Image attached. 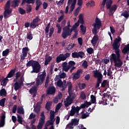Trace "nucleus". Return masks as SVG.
Returning <instances> with one entry per match:
<instances>
[{"mask_svg":"<svg viewBox=\"0 0 129 129\" xmlns=\"http://www.w3.org/2000/svg\"><path fill=\"white\" fill-rule=\"evenodd\" d=\"M113 49L115 50V53H113L110 55V60L111 63L114 62V66L117 68H121L123 64L122 61L120 59V54L119 46H118V44L113 43L112 44Z\"/></svg>","mask_w":129,"mask_h":129,"instance_id":"1","label":"nucleus"},{"mask_svg":"<svg viewBox=\"0 0 129 129\" xmlns=\"http://www.w3.org/2000/svg\"><path fill=\"white\" fill-rule=\"evenodd\" d=\"M102 26L101 21L97 17L96 18L95 23L92 24L93 28L92 29V33L94 35L91 41V43L92 44L93 46H95L98 40V30H99L101 28Z\"/></svg>","mask_w":129,"mask_h":129,"instance_id":"2","label":"nucleus"},{"mask_svg":"<svg viewBox=\"0 0 129 129\" xmlns=\"http://www.w3.org/2000/svg\"><path fill=\"white\" fill-rule=\"evenodd\" d=\"M46 77V72H45V70L43 72V74L40 75L39 76H38V78L36 79V85L32 87L30 90H29V93L30 94H33V93H37V88L38 86H39V85H42L43 84V83L44 82V80H45V78Z\"/></svg>","mask_w":129,"mask_h":129,"instance_id":"3","label":"nucleus"},{"mask_svg":"<svg viewBox=\"0 0 129 129\" xmlns=\"http://www.w3.org/2000/svg\"><path fill=\"white\" fill-rule=\"evenodd\" d=\"M26 66H31L32 67V71H31V73H39V72H40L41 66L37 61L34 60H29L26 63Z\"/></svg>","mask_w":129,"mask_h":129,"instance_id":"4","label":"nucleus"},{"mask_svg":"<svg viewBox=\"0 0 129 129\" xmlns=\"http://www.w3.org/2000/svg\"><path fill=\"white\" fill-rule=\"evenodd\" d=\"M68 25L65 26L62 29V33L61 34V36L63 39L67 38L68 36H71L72 32L74 30L72 28L70 29L71 25H70V21H68L67 22Z\"/></svg>","mask_w":129,"mask_h":129,"instance_id":"5","label":"nucleus"},{"mask_svg":"<svg viewBox=\"0 0 129 129\" xmlns=\"http://www.w3.org/2000/svg\"><path fill=\"white\" fill-rule=\"evenodd\" d=\"M76 63H75V61L73 60H70L68 63L67 61H64L62 64V71H64V72H68L69 71V70L71 69L72 67H74L75 66V64Z\"/></svg>","mask_w":129,"mask_h":129,"instance_id":"6","label":"nucleus"},{"mask_svg":"<svg viewBox=\"0 0 129 129\" xmlns=\"http://www.w3.org/2000/svg\"><path fill=\"white\" fill-rule=\"evenodd\" d=\"M71 55V53L69 52H67L64 54H60L58 56H57L56 58V63H59L60 62H61V61L66 60L67 58L70 57Z\"/></svg>","mask_w":129,"mask_h":129,"instance_id":"7","label":"nucleus"},{"mask_svg":"<svg viewBox=\"0 0 129 129\" xmlns=\"http://www.w3.org/2000/svg\"><path fill=\"white\" fill-rule=\"evenodd\" d=\"M16 82L14 84L13 87H14V90L17 91L20 88H21L22 86H24V78L22 77L20 78L19 80L16 81Z\"/></svg>","mask_w":129,"mask_h":129,"instance_id":"8","label":"nucleus"},{"mask_svg":"<svg viewBox=\"0 0 129 129\" xmlns=\"http://www.w3.org/2000/svg\"><path fill=\"white\" fill-rule=\"evenodd\" d=\"M40 119L37 125V129H42L44 124H45V114L44 111H42L40 114Z\"/></svg>","mask_w":129,"mask_h":129,"instance_id":"9","label":"nucleus"},{"mask_svg":"<svg viewBox=\"0 0 129 129\" xmlns=\"http://www.w3.org/2000/svg\"><path fill=\"white\" fill-rule=\"evenodd\" d=\"M41 21L40 19V16H36V17L34 19L31 23H30V28L35 29L37 26H39L38 22Z\"/></svg>","mask_w":129,"mask_h":129,"instance_id":"10","label":"nucleus"},{"mask_svg":"<svg viewBox=\"0 0 129 129\" xmlns=\"http://www.w3.org/2000/svg\"><path fill=\"white\" fill-rule=\"evenodd\" d=\"M76 114V117H78L79 116V110L76 109V107L75 106L73 105L72 106L71 110L70 111V116H74Z\"/></svg>","mask_w":129,"mask_h":129,"instance_id":"11","label":"nucleus"},{"mask_svg":"<svg viewBox=\"0 0 129 129\" xmlns=\"http://www.w3.org/2000/svg\"><path fill=\"white\" fill-rule=\"evenodd\" d=\"M85 55V53L83 51H79L78 52L75 51L72 53V57L74 58H78L79 57L83 58Z\"/></svg>","mask_w":129,"mask_h":129,"instance_id":"12","label":"nucleus"},{"mask_svg":"<svg viewBox=\"0 0 129 129\" xmlns=\"http://www.w3.org/2000/svg\"><path fill=\"white\" fill-rule=\"evenodd\" d=\"M30 51V49L28 47H25L22 48V53L21 55V59L24 60L25 57L27 56L28 52Z\"/></svg>","mask_w":129,"mask_h":129,"instance_id":"13","label":"nucleus"},{"mask_svg":"<svg viewBox=\"0 0 129 129\" xmlns=\"http://www.w3.org/2000/svg\"><path fill=\"white\" fill-rule=\"evenodd\" d=\"M82 73V70L81 69L78 70L76 73H73L72 75L73 80H77V79H79L80 77V74Z\"/></svg>","mask_w":129,"mask_h":129,"instance_id":"14","label":"nucleus"},{"mask_svg":"<svg viewBox=\"0 0 129 129\" xmlns=\"http://www.w3.org/2000/svg\"><path fill=\"white\" fill-rule=\"evenodd\" d=\"M122 52L123 53L124 55H125L127 53V56L125 58V59L128 60V56L129 54V43L127 45H125L123 47V49L122 50Z\"/></svg>","mask_w":129,"mask_h":129,"instance_id":"15","label":"nucleus"},{"mask_svg":"<svg viewBox=\"0 0 129 129\" xmlns=\"http://www.w3.org/2000/svg\"><path fill=\"white\" fill-rule=\"evenodd\" d=\"M6 122V113H3L0 120V128L4 127Z\"/></svg>","mask_w":129,"mask_h":129,"instance_id":"16","label":"nucleus"},{"mask_svg":"<svg viewBox=\"0 0 129 129\" xmlns=\"http://www.w3.org/2000/svg\"><path fill=\"white\" fill-rule=\"evenodd\" d=\"M56 92V88L55 87H51L47 90V94L48 95H54Z\"/></svg>","mask_w":129,"mask_h":129,"instance_id":"17","label":"nucleus"},{"mask_svg":"<svg viewBox=\"0 0 129 129\" xmlns=\"http://www.w3.org/2000/svg\"><path fill=\"white\" fill-rule=\"evenodd\" d=\"M117 6L116 5H113L112 7H111V8H110V9H108V10H109V16H111L113 15L114 13L115 12V11L117 10Z\"/></svg>","mask_w":129,"mask_h":129,"instance_id":"18","label":"nucleus"},{"mask_svg":"<svg viewBox=\"0 0 129 129\" xmlns=\"http://www.w3.org/2000/svg\"><path fill=\"white\" fill-rule=\"evenodd\" d=\"M73 103V101L72 99H70L68 97L66 99V101H64V106L66 107H68Z\"/></svg>","mask_w":129,"mask_h":129,"instance_id":"19","label":"nucleus"},{"mask_svg":"<svg viewBox=\"0 0 129 129\" xmlns=\"http://www.w3.org/2000/svg\"><path fill=\"white\" fill-rule=\"evenodd\" d=\"M94 77L95 78H97V79L102 80L103 76L100 72L96 71L94 72Z\"/></svg>","mask_w":129,"mask_h":129,"instance_id":"20","label":"nucleus"},{"mask_svg":"<svg viewBox=\"0 0 129 129\" xmlns=\"http://www.w3.org/2000/svg\"><path fill=\"white\" fill-rule=\"evenodd\" d=\"M16 69L11 70L7 76V78H12L15 75Z\"/></svg>","mask_w":129,"mask_h":129,"instance_id":"21","label":"nucleus"},{"mask_svg":"<svg viewBox=\"0 0 129 129\" xmlns=\"http://www.w3.org/2000/svg\"><path fill=\"white\" fill-rule=\"evenodd\" d=\"M20 2H21L20 0H14L12 2L11 7L14 8L18 7L19 6V3H20Z\"/></svg>","mask_w":129,"mask_h":129,"instance_id":"22","label":"nucleus"},{"mask_svg":"<svg viewBox=\"0 0 129 129\" xmlns=\"http://www.w3.org/2000/svg\"><path fill=\"white\" fill-rule=\"evenodd\" d=\"M79 121V119H78L77 118H73L71 119L70 123H71L72 125H73L74 126H76L77 125H78Z\"/></svg>","mask_w":129,"mask_h":129,"instance_id":"23","label":"nucleus"},{"mask_svg":"<svg viewBox=\"0 0 129 129\" xmlns=\"http://www.w3.org/2000/svg\"><path fill=\"white\" fill-rule=\"evenodd\" d=\"M48 56V54H46L45 55V60L44 61V65L45 66H47L48 65V64H49V62H50V61H51V60H52V56Z\"/></svg>","mask_w":129,"mask_h":129,"instance_id":"24","label":"nucleus"},{"mask_svg":"<svg viewBox=\"0 0 129 129\" xmlns=\"http://www.w3.org/2000/svg\"><path fill=\"white\" fill-rule=\"evenodd\" d=\"M54 122H55V119H52V120L50 119L49 120H47L46 123L45 124V127L48 128V126L50 125H52L53 124H54Z\"/></svg>","mask_w":129,"mask_h":129,"instance_id":"25","label":"nucleus"},{"mask_svg":"<svg viewBox=\"0 0 129 129\" xmlns=\"http://www.w3.org/2000/svg\"><path fill=\"white\" fill-rule=\"evenodd\" d=\"M35 3V0H23L21 5H25L26 3L34 4Z\"/></svg>","mask_w":129,"mask_h":129,"instance_id":"26","label":"nucleus"},{"mask_svg":"<svg viewBox=\"0 0 129 129\" xmlns=\"http://www.w3.org/2000/svg\"><path fill=\"white\" fill-rule=\"evenodd\" d=\"M36 6L35 8V10L38 11L40 6L42 5V3L40 0H36Z\"/></svg>","mask_w":129,"mask_h":129,"instance_id":"27","label":"nucleus"},{"mask_svg":"<svg viewBox=\"0 0 129 129\" xmlns=\"http://www.w3.org/2000/svg\"><path fill=\"white\" fill-rule=\"evenodd\" d=\"M29 4H28L27 5H26V11L27 14L31 13L32 10V6Z\"/></svg>","mask_w":129,"mask_h":129,"instance_id":"28","label":"nucleus"},{"mask_svg":"<svg viewBox=\"0 0 129 129\" xmlns=\"http://www.w3.org/2000/svg\"><path fill=\"white\" fill-rule=\"evenodd\" d=\"M12 11L11 10H10L9 9H5V11H4V17L7 18L8 17V15H10L12 14Z\"/></svg>","mask_w":129,"mask_h":129,"instance_id":"29","label":"nucleus"},{"mask_svg":"<svg viewBox=\"0 0 129 129\" xmlns=\"http://www.w3.org/2000/svg\"><path fill=\"white\" fill-rule=\"evenodd\" d=\"M113 2L112 0H107V2H106V8L107 9H109L111 8V5L112 4Z\"/></svg>","mask_w":129,"mask_h":129,"instance_id":"30","label":"nucleus"},{"mask_svg":"<svg viewBox=\"0 0 129 129\" xmlns=\"http://www.w3.org/2000/svg\"><path fill=\"white\" fill-rule=\"evenodd\" d=\"M17 113L20 114L24 115L25 114L24 109L22 107L18 108Z\"/></svg>","mask_w":129,"mask_h":129,"instance_id":"31","label":"nucleus"},{"mask_svg":"<svg viewBox=\"0 0 129 129\" xmlns=\"http://www.w3.org/2000/svg\"><path fill=\"white\" fill-rule=\"evenodd\" d=\"M7 92L4 88L0 90V96H7Z\"/></svg>","mask_w":129,"mask_h":129,"instance_id":"32","label":"nucleus"},{"mask_svg":"<svg viewBox=\"0 0 129 129\" xmlns=\"http://www.w3.org/2000/svg\"><path fill=\"white\" fill-rule=\"evenodd\" d=\"M51 106H52V102H47L45 105V109L48 111H50V110H51Z\"/></svg>","mask_w":129,"mask_h":129,"instance_id":"33","label":"nucleus"},{"mask_svg":"<svg viewBox=\"0 0 129 129\" xmlns=\"http://www.w3.org/2000/svg\"><path fill=\"white\" fill-rule=\"evenodd\" d=\"M67 85L68 87V93L72 92V83L71 82H67Z\"/></svg>","mask_w":129,"mask_h":129,"instance_id":"34","label":"nucleus"},{"mask_svg":"<svg viewBox=\"0 0 129 129\" xmlns=\"http://www.w3.org/2000/svg\"><path fill=\"white\" fill-rule=\"evenodd\" d=\"M68 93L70 95V97H68V98H70V99H72L73 101L75 97H76V95L75 94V93H72V92H70Z\"/></svg>","mask_w":129,"mask_h":129,"instance_id":"35","label":"nucleus"},{"mask_svg":"<svg viewBox=\"0 0 129 129\" xmlns=\"http://www.w3.org/2000/svg\"><path fill=\"white\" fill-rule=\"evenodd\" d=\"M7 81H9V79H8V78L6 77L2 81L1 85H2V86H6V85H7Z\"/></svg>","mask_w":129,"mask_h":129,"instance_id":"36","label":"nucleus"},{"mask_svg":"<svg viewBox=\"0 0 129 129\" xmlns=\"http://www.w3.org/2000/svg\"><path fill=\"white\" fill-rule=\"evenodd\" d=\"M6 101V98H2L0 100V106L4 107Z\"/></svg>","mask_w":129,"mask_h":129,"instance_id":"37","label":"nucleus"},{"mask_svg":"<svg viewBox=\"0 0 129 129\" xmlns=\"http://www.w3.org/2000/svg\"><path fill=\"white\" fill-rule=\"evenodd\" d=\"M55 111L53 110H50V119L51 120H55Z\"/></svg>","mask_w":129,"mask_h":129,"instance_id":"38","label":"nucleus"},{"mask_svg":"<svg viewBox=\"0 0 129 129\" xmlns=\"http://www.w3.org/2000/svg\"><path fill=\"white\" fill-rule=\"evenodd\" d=\"M17 121L20 124H23V117H21L19 114H17Z\"/></svg>","mask_w":129,"mask_h":129,"instance_id":"39","label":"nucleus"},{"mask_svg":"<svg viewBox=\"0 0 129 129\" xmlns=\"http://www.w3.org/2000/svg\"><path fill=\"white\" fill-rule=\"evenodd\" d=\"M56 27L57 28V33L60 34L62 32V27L60 26L59 24H56Z\"/></svg>","mask_w":129,"mask_h":129,"instance_id":"40","label":"nucleus"},{"mask_svg":"<svg viewBox=\"0 0 129 129\" xmlns=\"http://www.w3.org/2000/svg\"><path fill=\"white\" fill-rule=\"evenodd\" d=\"M63 86H64V84H63L62 80L61 79L58 80L57 82V86L58 87H63Z\"/></svg>","mask_w":129,"mask_h":129,"instance_id":"41","label":"nucleus"},{"mask_svg":"<svg viewBox=\"0 0 129 129\" xmlns=\"http://www.w3.org/2000/svg\"><path fill=\"white\" fill-rule=\"evenodd\" d=\"M10 52L9 49H6L5 50L3 51L2 52V55L3 56H7Z\"/></svg>","mask_w":129,"mask_h":129,"instance_id":"42","label":"nucleus"},{"mask_svg":"<svg viewBox=\"0 0 129 129\" xmlns=\"http://www.w3.org/2000/svg\"><path fill=\"white\" fill-rule=\"evenodd\" d=\"M21 76V72H18L16 73L15 74V79L14 80V81H18V78Z\"/></svg>","mask_w":129,"mask_h":129,"instance_id":"43","label":"nucleus"},{"mask_svg":"<svg viewBox=\"0 0 129 129\" xmlns=\"http://www.w3.org/2000/svg\"><path fill=\"white\" fill-rule=\"evenodd\" d=\"M82 119H86L87 117H88L89 116V114L88 112H86L87 114L84 113V111H82Z\"/></svg>","mask_w":129,"mask_h":129,"instance_id":"44","label":"nucleus"},{"mask_svg":"<svg viewBox=\"0 0 129 129\" xmlns=\"http://www.w3.org/2000/svg\"><path fill=\"white\" fill-rule=\"evenodd\" d=\"M106 85H108L107 80H104L101 83V87H102L103 88H105V87H106Z\"/></svg>","mask_w":129,"mask_h":129,"instance_id":"45","label":"nucleus"},{"mask_svg":"<svg viewBox=\"0 0 129 129\" xmlns=\"http://www.w3.org/2000/svg\"><path fill=\"white\" fill-rule=\"evenodd\" d=\"M78 21H79V23H80L82 25L84 24V21L83 18V15L82 14L79 15V20Z\"/></svg>","mask_w":129,"mask_h":129,"instance_id":"46","label":"nucleus"},{"mask_svg":"<svg viewBox=\"0 0 129 129\" xmlns=\"http://www.w3.org/2000/svg\"><path fill=\"white\" fill-rule=\"evenodd\" d=\"M76 45V44H75V43L74 44L71 43L68 45V47H67V49H68V50H70L72 49V48H73V47H74V46H75Z\"/></svg>","mask_w":129,"mask_h":129,"instance_id":"47","label":"nucleus"},{"mask_svg":"<svg viewBox=\"0 0 129 129\" xmlns=\"http://www.w3.org/2000/svg\"><path fill=\"white\" fill-rule=\"evenodd\" d=\"M102 80L100 79H97V83L95 85V88L97 89V88H98V87L100 86V83H101L102 82Z\"/></svg>","mask_w":129,"mask_h":129,"instance_id":"48","label":"nucleus"},{"mask_svg":"<svg viewBox=\"0 0 129 129\" xmlns=\"http://www.w3.org/2000/svg\"><path fill=\"white\" fill-rule=\"evenodd\" d=\"M50 23H48L45 28V35L46 36H48V33H49V29H50Z\"/></svg>","mask_w":129,"mask_h":129,"instance_id":"49","label":"nucleus"},{"mask_svg":"<svg viewBox=\"0 0 129 129\" xmlns=\"http://www.w3.org/2000/svg\"><path fill=\"white\" fill-rule=\"evenodd\" d=\"M66 129H74V126L71 122H69L66 126Z\"/></svg>","mask_w":129,"mask_h":129,"instance_id":"50","label":"nucleus"},{"mask_svg":"<svg viewBox=\"0 0 129 129\" xmlns=\"http://www.w3.org/2000/svg\"><path fill=\"white\" fill-rule=\"evenodd\" d=\"M86 108V107L84 103L81 104V106H80V107H79V106L76 107V108L77 110H79V111H80L81 109H84V108Z\"/></svg>","mask_w":129,"mask_h":129,"instance_id":"51","label":"nucleus"},{"mask_svg":"<svg viewBox=\"0 0 129 129\" xmlns=\"http://www.w3.org/2000/svg\"><path fill=\"white\" fill-rule=\"evenodd\" d=\"M40 110H41V107L36 106L34 109V111L37 115H39Z\"/></svg>","mask_w":129,"mask_h":129,"instance_id":"52","label":"nucleus"},{"mask_svg":"<svg viewBox=\"0 0 129 129\" xmlns=\"http://www.w3.org/2000/svg\"><path fill=\"white\" fill-rule=\"evenodd\" d=\"M33 38V36H32V34H31V32H29L27 34V39H29L30 40H32Z\"/></svg>","mask_w":129,"mask_h":129,"instance_id":"53","label":"nucleus"},{"mask_svg":"<svg viewBox=\"0 0 129 129\" xmlns=\"http://www.w3.org/2000/svg\"><path fill=\"white\" fill-rule=\"evenodd\" d=\"M80 97H81V99H83V100H85V99H86V94L84 93V92H83V91L81 92Z\"/></svg>","mask_w":129,"mask_h":129,"instance_id":"54","label":"nucleus"},{"mask_svg":"<svg viewBox=\"0 0 129 129\" xmlns=\"http://www.w3.org/2000/svg\"><path fill=\"white\" fill-rule=\"evenodd\" d=\"M91 100L92 104H95L96 103V97L93 95L91 96Z\"/></svg>","mask_w":129,"mask_h":129,"instance_id":"55","label":"nucleus"},{"mask_svg":"<svg viewBox=\"0 0 129 129\" xmlns=\"http://www.w3.org/2000/svg\"><path fill=\"white\" fill-rule=\"evenodd\" d=\"M19 12L21 15H24L26 13V11L21 8L19 9Z\"/></svg>","mask_w":129,"mask_h":129,"instance_id":"56","label":"nucleus"},{"mask_svg":"<svg viewBox=\"0 0 129 129\" xmlns=\"http://www.w3.org/2000/svg\"><path fill=\"white\" fill-rule=\"evenodd\" d=\"M75 4L72 3L71 6V9L70 10V13H71L72 12L74 11V9H75Z\"/></svg>","mask_w":129,"mask_h":129,"instance_id":"57","label":"nucleus"},{"mask_svg":"<svg viewBox=\"0 0 129 129\" xmlns=\"http://www.w3.org/2000/svg\"><path fill=\"white\" fill-rule=\"evenodd\" d=\"M53 33H54V28H50L49 29V37H52V35H53Z\"/></svg>","mask_w":129,"mask_h":129,"instance_id":"58","label":"nucleus"},{"mask_svg":"<svg viewBox=\"0 0 129 129\" xmlns=\"http://www.w3.org/2000/svg\"><path fill=\"white\" fill-rule=\"evenodd\" d=\"M80 27L81 28L82 32L84 34L86 32V28L83 25H80Z\"/></svg>","mask_w":129,"mask_h":129,"instance_id":"59","label":"nucleus"},{"mask_svg":"<svg viewBox=\"0 0 129 129\" xmlns=\"http://www.w3.org/2000/svg\"><path fill=\"white\" fill-rule=\"evenodd\" d=\"M82 66L84 69H87L88 67V62L86 60H84L83 63H82Z\"/></svg>","mask_w":129,"mask_h":129,"instance_id":"60","label":"nucleus"},{"mask_svg":"<svg viewBox=\"0 0 129 129\" xmlns=\"http://www.w3.org/2000/svg\"><path fill=\"white\" fill-rule=\"evenodd\" d=\"M87 52L90 54H91L92 53L94 52V50L92 48L90 47V48H88L87 49Z\"/></svg>","mask_w":129,"mask_h":129,"instance_id":"61","label":"nucleus"},{"mask_svg":"<svg viewBox=\"0 0 129 129\" xmlns=\"http://www.w3.org/2000/svg\"><path fill=\"white\" fill-rule=\"evenodd\" d=\"M121 16H124L125 18H128L129 14L127 11H125L121 14Z\"/></svg>","mask_w":129,"mask_h":129,"instance_id":"62","label":"nucleus"},{"mask_svg":"<svg viewBox=\"0 0 129 129\" xmlns=\"http://www.w3.org/2000/svg\"><path fill=\"white\" fill-rule=\"evenodd\" d=\"M121 39L120 38L119 36H118V38H116L115 39L113 43L118 44V43L121 41Z\"/></svg>","mask_w":129,"mask_h":129,"instance_id":"63","label":"nucleus"},{"mask_svg":"<svg viewBox=\"0 0 129 129\" xmlns=\"http://www.w3.org/2000/svg\"><path fill=\"white\" fill-rule=\"evenodd\" d=\"M80 10V7H78L77 8V9L76 10V11H75V12L74 13V15L75 16H78V14L79 13Z\"/></svg>","mask_w":129,"mask_h":129,"instance_id":"64","label":"nucleus"}]
</instances>
